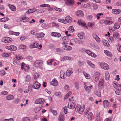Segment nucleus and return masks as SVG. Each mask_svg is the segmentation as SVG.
<instances>
[{"instance_id":"obj_1","label":"nucleus","mask_w":121,"mask_h":121,"mask_svg":"<svg viewBox=\"0 0 121 121\" xmlns=\"http://www.w3.org/2000/svg\"><path fill=\"white\" fill-rule=\"evenodd\" d=\"M69 99L70 101L69 102L68 104V107L71 109H73L74 108L75 106V101L71 100L70 99Z\"/></svg>"},{"instance_id":"obj_2","label":"nucleus","mask_w":121,"mask_h":121,"mask_svg":"<svg viewBox=\"0 0 121 121\" xmlns=\"http://www.w3.org/2000/svg\"><path fill=\"white\" fill-rule=\"evenodd\" d=\"M84 108H82L79 105H77L75 108V111L78 112L80 114L82 113L84 111Z\"/></svg>"},{"instance_id":"obj_3","label":"nucleus","mask_w":121,"mask_h":121,"mask_svg":"<svg viewBox=\"0 0 121 121\" xmlns=\"http://www.w3.org/2000/svg\"><path fill=\"white\" fill-rule=\"evenodd\" d=\"M45 102V100L44 98H39L37 99L35 101V103L38 104H43Z\"/></svg>"},{"instance_id":"obj_4","label":"nucleus","mask_w":121,"mask_h":121,"mask_svg":"<svg viewBox=\"0 0 121 121\" xmlns=\"http://www.w3.org/2000/svg\"><path fill=\"white\" fill-rule=\"evenodd\" d=\"M43 64V61L40 60H36L34 63V65L37 67H40Z\"/></svg>"},{"instance_id":"obj_5","label":"nucleus","mask_w":121,"mask_h":121,"mask_svg":"<svg viewBox=\"0 0 121 121\" xmlns=\"http://www.w3.org/2000/svg\"><path fill=\"white\" fill-rule=\"evenodd\" d=\"M100 76V75L99 72H97L95 73L94 75L93 80L96 82L97 81L99 80V78Z\"/></svg>"},{"instance_id":"obj_6","label":"nucleus","mask_w":121,"mask_h":121,"mask_svg":"<svg viewBox=\"0 0 121 121\" xmlns=\"http://www.w3.org/2000/svg\"><path fill=\"white\" fill-rule=\"evenodd\" d=\"M41 86V84L37 81H36L33 85V88L35 89H38Z\"/></svg>"},{"instance_id":"obj_7","label":"nucleus","mask_w":121,"mask_h":121,"mask_svg":"<svg viewBox=\"0 0 121 121\" xmlns=\"http://www.w3.org/2000/svg\"><path fill=\"white\" fill-rule=\"evenodd\" d=\"M100 65L101 67L104 69L107 70L109 69V65L106 63H101L100 64Z\"/></svg>"},{"instance_id":"obj_8","label":"nucleus","mask_w":121,"mask_h":121,"mask_svg":"<svg viewBox=\"0 0 121 121\" xmlns=\"http://www.w3.org/2000/svg\"><path fill=\"white\" fill-rule=\"evenodd\" d=\"M6 48L9 50L13 51L16 50L17 48L16 46L13 45L7 46L6 47Z\"/></svg>"},{"instance_id":"obj_9","label":"nucleus","mask_w":121,"mask_h":121,"mask_svg":"<svg viewBox=\"0 0 121 121\" xmlns=\"http://www.w3.org/2000/svg\"><path fill=\"white\" fill-rule=\"evenodd\" d=\"M63 42L62 44L63 45L67 44L68 42L69 41V39L68 37L64 36L62 38Z\"/></svg>"},{"instance_id":"obj_10","label":"nucleus","mask_w":121,"mask_h":121,"mask_svg":"<svg viewBox=\"0 0 121 121\" xmlns=\"http://www.w3.org/2000/svg\"><path fill=\"white\" fill-rule=\"evenodd\" d=\"M74 3V0H66L65 2V4L69 6L73 5Z\"/></svg>"},{"instance_id":"obj_11","label":"nucleus","mask_w":121,"mask_h":121,"mask_svg":"<svg viewBox=\"0 0 121 121\" xmlns=\"http://www.w3.org/2000/svg\"><path fill=\"white\" fill-rule=\"evenodd\" d=\"M73 70L72 68H69L68 69L66 72V75L68 77L70 76L73 73Z\"/></svg>"},{"instance_id":"obj_12","label":"nucleus","mask_w":121,"mask_h":121,"mask_svg":"<svg viewBox=\"0 0 121 121\" xmlns=\"http://www.w3.org/2000/svg\"><path fill=\"white\" fill-rule=\"evenodd\" d=\"M51 35L52 36L57 37L58 38L60 37L61 35L60 33L55 32H52L51 33Z\"/></svg>"},{"instance_id":"obj_13","label":"nucleus","mask_w":121,"mask_h":121,"mask_svg":"<svg viewBox=\"0 0 121 121\" xmlns=\"http://www.w3.org/2000/svg\"><path fill=\"white\" fill-rule=\"evenodd\" d=\"M92 87V85H89V86L86 85L85 86L84 88L86 91L90 92L91 91Z\"/></svg>"},{"instance_id":"obj_14","label":"nucleus","mask_w":121,"mask_h":121,"mask_svg":"<svg viewBox=\"0 0 121 121\" xmlns=\"http://www.w3.org/2000/svg\"><path fill=\"white\" fill-rule=\"evenodd\" d=\"M45 35V34L43 32H41L39 33H37L36 34L35 37L37 39H38L39 38H41L43 37Z\"/></svg>"},{"instance_id":"obj_15","label":"nucleus","mask_w":121,"mask_h":121,"mask_svg":"<svg viewBox=\"0 0 121 121\" xmlns=\"http://www.w3.org/2000/svg\"><path fill=\"white\" fill-rule=\"evenodd\" d=\"M65 118L63 113H61L58 117L59 121H64Z\"/></svg>"},{"instance_id":"obj_16","label":"nucleus","mask_w":121,"mask_h":121,"mask_svg":"<svg viewBox=\"0 0 121 121\" xmlns=\"http://www.w3.org/2000/svg\"><path fill=\"white\" fill-rule=\"evenodd\" d=\"M50 85L55 86H56L58 85L57 81L55 78L53 79L52 81L50 82Z\"/></svg>"},{"instance_id":"obj_17","label":"nucleus","mask_w":121,"mask_h":121,"mask_svg":"<svg viewBox=\"0 0 121 121\" xmlns=\"http://www.w3.org/2000/svg\"><path fill=\"white\" fill-rule=\"evenodd\" d=\"M4 41V42L5 43H8L12 41V39L8 37H6L3 39Z\"/></svg>"},{"instance_id":"obj_18","label":"nucleus","mask_w":121,"mask_h":121,"mask_svg":"<svg viewBox=\"0 0 121 121\" xmlns=\"http://www.w3.org/2000/svg\"><path fill=\"white\" fill-rule=\"evenodd\" d=\"M74 40L75 43L78 44H82L83 43V42L82 40L79 38H75Z\"/></svg>"},{"instance_id":"obj_19","label":"nucleus","mask_w":121,"mask_h":121,"mask_svg":"<svg viewBox=\"0 0 121 121\" xmlns=\"http://www.w3.org/2000/svg\"><path fill=\"white\" fill-rule=\"evenodd\" d=\"M104 81L103 79H101L98 84V86L100 87H103L104 86Z\"/></svg>"},{"instance_id":"obj_20","label":"nucleus","mask_w":121,"mask_h":121,"mask_svg":"<svg viewBox=\"0 0 121 121\" xmlns=\"http://www.w3.org/2000/svg\"><path fill=\"white\" fill-rule=\"evenodd\" d=\"M62 48L65 50L67 51L71 50L72 49V48L71 47L65 45L63 46Z\"/></svg>"},{"instance_id":"obj_21","label":"nucleus","mask_w":121,"mask_h":121,"mask_svg":"<svg viewBox=\"0 0 121 121\" xmlns=\"http://www.w3.org/2000/svg\"><path fill=\"white\" fill-rule=\"evenodd\" d=\"M65 22L66 24L68 23H70L72 21V18L69 16H67L65 17Z\"/></svg>"},{"instance_id":"obj_22","label":"nucleus","mask_w":121,"mask_h":121,"mask_svg":"<svg viewBox=\"0 0 121 121\" xmlns=\"http://www.w3.org/2000/svg\"><path fill=\"white\" fill-rule=\"evenodd\" d=\"M61 60L62 61L67 60H72L71 57L69 56H64L61 58Z\"/></svg>"},{"instance_id":"obj_23","label":"nucleus","mask_w":121,"mask_h":121,"mask_svg":"<svg viewBox=\"0 0 121 121\" xmlns=\"http://www.w3.org/2000/svg\"><path fill=\"white\" fill-rule=\"evenodd\" d=\"M78 24L80 25H81L82 26L86 27V24L84 22H83L82 20H78Z\"/></svg>"},{"instance_id":"obj_24","label":"nucleus","mask_w":121,"mask_h":121,"mask_svg":"<svg viewBox=\"0 0 121 121\" xmlns=\"http://www.w3.org/2000/svg\"><path fill=\"white\" fill-rule=\"evenodd\" d=\"M114 22L113 20H106L104 21L105 24L108 25H110L113 23Z\"/></svg>"},{"instance_id":"obj_25","label":"nucleus","mask_w":121,"mask_h":121,"mask_svg":"<svg viewBox=\"0 0 121 121\" xmlns=\"http://www.w3.org/2000/svg\"><path fill=\"white\" fill-rule=\"evenodd\" d=\"M93 117V115L91 112H90L88 114L87 117L88 120L89 121H91L92 120Z\"/></svg>"},{"instance_id":"obj_26","label":"nucleus","mask_w":121,"mask_h":121,"mask_svg":"<svg viewBox=\"0 0 121 121\" xmlns=\"http://www.w3.org/2000/svg\"><path fill=\"white\" fill-rule=\"evenodd\" d=\"M76 14L77 16L79 17H82L84 15L83 12L80 10L78 11L76 13Z\"/></svg>"},{"instance_id":"obj_27","label":"nucleus","mask_w":121,"mask_h":121,"mask_svg":"<svg viewBox=\"0 0 121 121\" xmlns=\"http://www.w3.org/2000/svg\"><path fill=\"white\" fill-rule=\"evenodd\" d=\"M93 38L96 40L98 43H99L100 41V38L98 37L97 35L95 34H94L93 35Z\"/></svg>"},{"instance_id":"obj_28","label":"nucleus","mask_w":121,"mask_h":121,"mask_svg":"<svg viewBox=\"0 0 121 121\" xmlns=\"http://www.w3.org/2000/svg\"><path fill=\"white\" fill-rule=\"evenodd\" d=\"M38 45L39 44L37 42H35L33 44L30 45L29 47L31 48H36L38 47Z\"/></svg>"},{"instance_id":"obj_29","label":"nucleus","mask_w":121,"mask_h":121,"mask_svg":"<svg viewBox=\"0 0 121 121\" xmlns=\"http://www.w3.org/2000/svg\"><path fill=\"white\" fill-rule=\"evenodd\" d=\"M8 6L12 11H15L16 10V8L14 5L9 4Z\"/></svg>"},{"instance_id":"obj_30","label":"nucleus","mask_w":121,"mask_h":121,"mask_svg":"<svg viewBox=\"0 0 121 121\" xmlns=\"http://www.w3.org/2000/svg\"><path fill=\"white\" fill-rule=\"evenodd\" d=\"M117 90L115 91L116 94L117 95L121 94V86H119V88L117 89Z\"/></svg>"},{"instance_id":"obj_31","label":"nucleus","mask_w":121,"mask_h":121,"mask_svg":"<svg viewBox=\"0 0 121 121\" xmlns=\"http://www.w3.org/2000/svg\"><path fill=\"white\" fill-rule=\"evenodd\" d=\"M110 77V74L108 72V71H106L105 76V80L107 81L108 80L109 78Z\"/></svg>"},{"instance_id":"obj_32","label":"nucleus","mask_w":121,"mask_h":121,"mask_svg":"<svg viewBox=\"0 0 121 121\" xmlns=\"http://www.w3.org/2000/svg\"><path fill=\"white\" fill-rule=\"evenodd\" d=\"M14 97L12 95H8L6 97V99L7 100H10L13 99Z\"/></svg>"},{"instance_id":"obj_33","label":"nucleus","mask_w":121,"mask_h":121,"mask_svg":"<svg viewBox=\"0 0 121 121\" xmlns=\"http://www.w3.org/2000/svg\"><path fill=\"white\" fill-rule=\"evenodd\" d=\"M113 85L114 87L116 89L118 88L119 86H121V84L119 85L117 82H115L113 83Z\"/></svg>"},{"instance_id":"obj_34","label":"nucleus","mask_w":121,"mask_h":121,"mask_svg":"<svg viewBox=\"0 0 121 121\" xmlns=\"http://www.w3.org/2000/svg\"><path fill=\"white\" fill-rule=\"evenodd\" d=\"M112 12L114 13L117 14H119L121 12V11L119 9H113L112 10Z\"/></svg>"},{"instance_id":"obj_35","label":"nucleus","mask_w":121,"mask_h":121,"mask_svg":"<svg viewBox=\"0 0 121 121\" xmlns=\"http://www.w3.org/2000/svg\"><path fill=\"white\" fill-rule=\"evenodd\" d=\"M37 10V9L36 8L31 9L27 11L26 13L28 14L32 13Z\"/></svg>"},{"instance_id":"obj_36","label":"nucleus","mask_w":121,"mask_h":121,"mask_svg":"<svg viewBox=\"0 0 121 121\" xmlns=\"http://www.w3.org/2000/svg\"><path fill=\"white\" fill-rule=\"evenodd\" d=\"M84 35V34L83 33H78L77 36L79 39L82 40L83 39V36Z\"/></svg>"},{"instance_id":"obj_37","label":"nucleus","mask_w":121,"mask_h":121,"mask_svg":"<svg viewBox=\"0 0 121 121\" xmlns=\"http://www.w3.org/2000/svg\"><path fill=\"white\" fill-rule=\"evenodd\" d=\"M87 62L88 65L91 67L93 68H94L95 67V65L94 64L92 63L90 61L87 60Z\"/></svg>"},{"instance_id":"obj_38","label":"nucleus","mask_w":121,"mask_h":121,"mask_svg":"<svg viewBox=\"0 0 121 121\" xmlns=\"http://www.w3.org/2000/svg\"><path fill=\"white\" fill-rule=\"evenodd\" d=\"M104 52L105 54L108 56L111 57L112 56V54L110 52L107 50H104Z\"/></svg>"},{"instance_id":"obj_39","label":"nucleus","mask_w":121,"mask_h":121,"mask_svg":"<svg viewBox=\"0 0 121 121\" xmlns=\"http://www.w3.org/2000/svg\"><path fill=\"white\" fill-rule=\"evenodd\" d=\"M109 102L107 100H105L103 102V105L105 107H108L109 105Z\"/></svg>"},{"instance_id":"obj_40","label":"nucleus","mask_w":121,"mask_h":121,"mask_svg":"<svg viewBox=\"0 0 121 121\" xmlns=\"http://www.w3.org/2000/svg\"><path fill=\"white\" fill-rule=\"evenodd\" d=\"M103 44L105 46L109 47L110 46V44L108 42L105 40H103Z\"/></svg>"},{"instance_id":"obj_41","label":"nucleus","mask_w":121,"mask_h":121,"mask_svg":"<svg viewBox=\"0 0 121 121\" xmlns=\"http://www.w3.org/2000/svg\"><path fill=\"white\" fill-rule=\"evenodd\" d=\"M83 73L86 79H90L91 78L90 76L87 73L85 72H83Z\"/></svg>"},{"instance_id":"obj_42","label":"nucleus","mask_w":121,"mask_h":121,"mask_svg":"<svg viewBox=\"0 0 121 121\" xmlns=\"http://www.w3.org/2000/svg\"><path fill=\"white\" fill-rule=\"evenodd\" d=\"M95 94L97 96L100 97L101 96V92L99 90H96L95 92Z\"/></svg>"},{"instance_id":"obj_43","label":"nucleus","mask_w":121,"mask_h":121,"mask_svg":"<svg viewBox=\"0 0 121 121\" xmlns=\"http://www.w3.org/2000/svg\"><path fill=\"white\" fill-rule=\"evenodd\" d=\"M64 71L63 70H61L60 72V78L61 79L64 78Z\"/></svg>"},{"instance_id":"obj_44","label":"nucleus","mask_w":121,"mask_h":121,"mask_svg":"<svg viewBox=\"0 0 121 121\" xmlns=\"http://www.w3.org/2000/svg\"><path fill=\"white\" fill-rule=\"evenodd\" d=\"M39 74L38 73L35 72L34 75V78L35 80L37 79L39 77Z\"/></svg>"},{"instance_id":"obj_45","label":"nucleus","mask_w":121,"mask_h":121,"mask_svg":"<svg viewBox=\"0 0 121 121\" xmlns=\"http://www.w3.org/2000/svg\"><path fill=\"white\" fill-rule=\"evenodd\" d=\"M82 51L83 52H86L90 56L91 55V52L90 51L87 50H85L84 49H83Z\"/></svg>"},{"instance_id":"obj_46","label":"nucleus","mask_w":121,"mask_h":121,"mask_svg":"<svg viewBox=\"0 0 121 121\" xmlns=\"http://www.w3.org/2000/svg\"><path fill=\"white\" fill-rule=\"evenodd\" d=\"M100 118L99 116V114L97 113L96 116L95 121H100Z\"/></svg>"},{"instance_id":"obj_47","label":"nucleus","mask_w":121,"mask_h":121,"mask_svg":"<svg viewBox=\"0 0 121 121\" xmlns=\"http://www.w3.org/2000/svg\"><path fill=\"white\" fill-rule=\"evenodd\" d=\"M108 40L110 43H113L114 42V39L112 37H109Z\"/></svg>"},{"instance_id":"obj_48","label":"nucleus","mask_w":121,"mask_h":121,"mask_svg":"<svg viewBox=\"0 0 121 121\" xmlns=\"http://www.w3.org/2000/svg\"><path fill=\"white\" fill-rule=\"evenodd\" d=\"M78 65L80 67L83 66L84 64V63L83 61H79L78 62Z\"/></svg>"},{"instance_id":"obj_49","label":"nucleus","mask_w":121,"mask_h":121,"mask_svg":"<svg viewBox=\"0 0 121 121\" xmlns=\"http://www.w3.org/2000/svg\"><path fill=\"white\" fill-rule=\"evenodd\" d=\"M55 94L56 96H57L58 97L60 98L62 97L61 93L60 92H56Z\"/></svg>"},{"instance_id":"obj_50","label":"nucleus","mask_w":121,"mask_h":121,"mask_svg":"<svg viewBox=\"0 0 121 121\" xmlns=\"http://www.w3.org/2000/svg\"><path fill=\"white\" fill-rule=\"evenodd\" d=\"M95 23L94 22H89L88 23V26L91 28H93L94 26Z\"/></svg>"},{"instance_id":"obj_51","label":"nucleus","mask_w":121,"mask_h":121,"mask_svg":"<svg viewBox=\"0 0 121 121\" xmlns=\"http://www.w3.org/2000/svg\"><path fill=\"white\" fill-rule=\"evenodd\" d=\"M31 77L30 75H27L26 77V81L27 82H29L31 79Z\"/></svg>"},{"instance_id":"obj_52","label":"nucleus","mask_w":121,"mask_h":121,"mask_svg":"<svg viewBox=\"0 0 121 121\" xmlns=\"http://www.w3.org/2000/svg\"><path fill=\"white\" fill-rule=\"evenodd\" d=\"M21 20L24 22H28L29 19V18L26 17H24L22 18Z\"/></svg>"},{"instance_id":"obj_53","label":"nucleus","mask_w":121,"mask_h":121,"mask_svg":"<svg viewBox=\"0 0 121 121\" xmlns=\"http://www.w3.org/2000/svg\"><path fill=\"white\" fill-rule=\"evenodd\" d=\"M19 48L20 49L24 50L26 49V47L24 45L21 44L19 46Z\"/></svg>"},{"instance_id":"obj_54","label":"nucleus","mask_w":121,"mask_h":121,"mask_svg":"<svg viewBox=\"0 0 121 121\" xmlns=\"http://www.w3.org/2000/svg\"><path fill=\"white\" fill-rule=\"evenodd\" d=\"M114 37L116 39L119 38V35L118 33H115L113 35Z\"/></svg>"},{"instance_id":"obj_55","label":"nucleus","mask_w":121,"mask_h":121,"mask_svg":"<svg viewBox=\"0 0 121 121\" xmlns=\"http://www.w3.org/2000/svg\"><path fill=\"white\" fill-rule=\"evenodd\" d=\"M54 60L53 59H52L51 60H48L47 61V63L48 64L50 65L52 64V63L53 61H54Z\"/></svg>"},{"instance_id":"obj_56","label":"nucleus","mask_w":121,"mask_h":121,"mask_svg":"<svg viewBox=\"0 0 121 121\" xmlns=\"http://www.w3.org/2000/svg\"><path fill=\"white\" fill-rule=\"evenodd\" d=\"M116 47L118 51L121 52V46L119 44H118L117 45Z\"/></svg>"},{"instance_id":"obj_57","label":"nucleus","mask_w":121,"mask_h":121,"mask_svg":"<svg viewBox=\"0 0 121 121\" xmlns=\"http://www.w3.org/2000/svg\"><path fill=\"white\" fill-rule=\"evenodd\" d=\"M113 27L114 28L118 29L120 27V26L118 24L116 23L114 25Z\"/></svg>"},{"instance_id":"obj_58","label":"nucleus","mask_w":121,"mask_h":121,"mask_svg":"<svg viewBox=\"0 0 121 121\" xmlns=\"http://www.w3.org/2000/svg\"><path fill=\"white\" fill-rule=\"evenodd\" d=\"M64 89L66 91H68L70 89L69 86L67 85H65L64 86Z\"/></svg>"},{"instance_id":"obj_59","label":"nucleus","mask_w":121,"mask_h":121,"mask_svg":"<svg viewBox=\"0 0 121 121\" xmlns=\"http://www.w3.org/2000/svg\"><path fill=\"white\" fill-rule=\"evenodd\" d=\"M75 85L76 89L77 90H79V83L78 82H76L75 83Z\"/></svg>"},{"instance_id":"obj_60","label":"nucleus","mask_w":121,"mask_h":121,"mask_svg":"<svg viewBox=\"0 0 121 121\" xmlns=\"http://www.w3.org/2000/svg\"><path fill=\"white\" fill-rule=\"evenodd\" d=\"M69 30L70 32H73L74 31V29L72 26L70 27Z\"/></svg>"},{"instance_id":"obj_61","label":"nucleus","mask_w":121,"mask_h":121,"mask_svg":"<svg viewBox=\"0 0 121 121\" xmlns=\"http://www.w3.org/2000/svg\"><path fill=\"white\" fill-rule=\"evenodd\" d=\"M64 110V112L65 114H66L67 113V108L66 106L64 107L63 108Z\"/></svg>"},{"instance_id":"obj_62","label":"nucleus","mask_w":121,"mask_h":121,"mask_svg":"<svg viewBox=\"0 0 121 121\" xmlns=\"http://www.w3.org/2000/svg\"><path fill=\"white\" fill-rule=\"evenodd\" d=\"M58 21L61 22H62L64 24H66V22H65L64 20L63 19H58Z\"/></svg>"},{"instance_id":"obj_63","label":"nucleus","mask_w":121,"mask_h":121,"mask_svg":"<svg viewBox=\"0 0 121 121\" xmlns=\"http://www.w3.org/2000/svg\"><path fill=\"white\" fill-rule=\"evenodd\" d=\"M93 17V16L92 15H88L87 17V19L90 21L92 20Z\"/></svg>"},{"instance_id":"obj_64","label":"nucleus","mask_w":121,"mask_h":121,"mask_svg":"<svg viewBox=\"0 0 121 121\" xmlns=\"http://www.w3.org/2000/svg\"><path fill=\"white\" fill-rule=\"evenodd\" d=\"M4 27L5 28L10 29L11 28V26L7 24H5L4 25Z\"/></svg>"}]
</instances>
